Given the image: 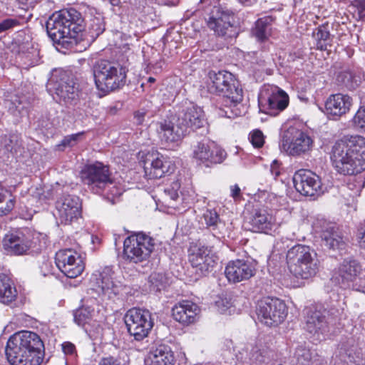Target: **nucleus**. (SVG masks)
Returning <instances> with one entry per match:
<instances>
[{"instance_id":"9d476101","label":"nucleus","mask_w":365,"mask_h":365,"mask_svg":"<svg viewBox=\"0 0 365 365\" xmlns=\"http://www.w3.org/2000/svg\"><path fill=\"white\" fill-rule=\"evenodd\" d=\"M124 321L128 332L138 341L147 338L154 325L151 313L148 309L136 307L126 312Z\"/></svg>"},{"instance_id":"a878e982","label":"nucleus","mask_w":365,"mask_h":365,"mask_svg":"<svg viewBox=\"0 0 365 365\" xmlns=\"http://www.w3.org/2000/svg\"><path fill=\"white\" fill-rule=\"evenodd\" d=\"M154 125L160 139L166 145L178 143L187 135L184 127L178 121L177 117L173 118L172 120L157 122Z\"/></svg>"},{"instance_id":"393cba45","label":"nucleus","mask_w":365,"mask_h":365,"mask_svg":"<svg viewBox=\"0 0 365 365\" xmlns=\"http://www.w3.org/2000/svg\"><path fill=\"white\" fill-rule=\"evenodd\" d=\"M56 207L61 223H71L81 214V203L79 197L76 195L62 196L57 200Z\"/></svg>"},{"instance_id":"37998d69","label":"nucleus","mask_w":365,"mask_h":365,"mask_svg":"<svg viewBox=\"0 0 365 365\" xmlns=\"http://www.w3.org/2000/svg\"><path fill=\"white\" fill-rule=\"evenodd\" d=\"M349 8L356 19L365 20V0H353Z\"/></svg>"},{"instance_id":"6e6d98bb","label":"nucleus","mask_w":365,"mask_h":365,"mask_svg":"<svg viewBox=\"0 0 365 365\" xmlns=\"http://www.w3.org/2000/svg\"><path fill=\"white\" fill-rule=\"evenodd\" d=\"M62 350L66 355L73 356L76 354V346L73 344L69 341L64 342L62 344Z\"/></svg>"},{"instance_id":"79ce46f5","label":"nucleus","mask_w":365,"mask_h":365,"mask_svg":"<svg viewBox=\"0 0 365 365\" xmlns=\"http://www.w3.org/2000/svg\"><path fill=\"white\" fill-rule=\"evenodd\" d=\"M215 306L219 312L221 314H230L233 307L232 299L227 294H222L219 296L215 302Z\"/></svg>"},{"instance_id":"dca6fc26","label":"nucleus","mask_w":365,"mask_h":365,"mask_svg":"<svg viewBox=\"0 0 365 365\" xmlns=\"http://www.w3.org/2000/svg\"><path fill=\"white\" fill-rule=\"evenodd\" d=\"M32 233L28 228L11 230L2 240L4 249L9 254L22 255L31 247Z\"/></svg>"},{"instance_id":"5701e85b","label":"nucleus","mask_w":365,"mask_h":365,"mask_svg":"<svg viewBox=\"0 0 365 365\" xmlns=\"http://www.w3.org/2000/svg\"><path fill=\"white\" fill-rule=\"evenodd\" d=\"M113 272L110 267H105L102 272H96L90 278L91 289L99 294L107 295L108 298L116 296L120 287L113 279Z\"/></svg>"},{"instance_id":"c9c22d12","label":"nucleus","mask_w":365,"mask_h":365,"mask_svg":"<svg viewBox=\"0 0 365 365\" xmlns=\"http://www.w3.org/2000/svg\"><path fill=\"white\" fill-rule=\"evenodd\" d=\"M337 81L349 90L355 89L361 83V76L349 70L343 71L337 76Z\"/></svg>"},{"instance_id":"338daca9","label":"nucleus","mask_w":365,"mask_h":365,"mask_svg":"<svg viewBox=\"0 0 365 365\" xmlns=\"http://www.w3.org/2000/svg\"><path fill=\"white\" fill-rule=\"evenodd\" d=\"M110 4L113 6H119L120 4V0H109Z\"/></svg>"},{"instance_id":"b1692460","label":"nucleus","mask_w":365,"mask_h":365,"mask_svg":"<svg viewBox=\"0 0 365 365\" xmlns=\"http://www.w3.org/2000/svg\"><path fill=\"white\" fill-rule=\"evenodd\" d=\"M256 272V262L252 259H237L226 266L225 274L228 281L236 283L247 280Z\"/></svg>"},{"instance_id":"603ef678","label":"nucleus","mask_w":365,"mask_h":365,"mask_svg":"<svg viewBox=\"0 0 365 365\" xmlns=\"http://www.w3.org/2000/svg\"><path fill=\"white\" fill-rule=\"evenodd\" d=\"M250 141L255 148L262 147L264 143L263 133L259 130H254Z\"/></svg>"},{"instance_id":"7c9ffc66","label":"nucleus","mask_w":365,"mask_h":365,"mask_svg":"<svg viewBox=\"0 0 365 365\" xmlns=\"http://www.w3.org/2000/svg\"><path fill=\"white\" fill-rule=\"evenodd\" d=\"M150 365H174L175 357L171 348L162 343H154L148 352Z\"/></svg>"},{"instance_id":"a19ab883","label":"nucleus","mask_w":365,"mask_h":365,"mask_svg":"<svg viewBox=\"0 0 365 365\" xmlns=\"http://www.w3.org/2000/svg\"><path fill=\"white\" fill-rule=\"evenodd\" d=\"M294 358L298 365H310L312 363V356L310 350L302 346L296 349Z\"/></svg>"},{"instance_id":"0e129e2a","label":"nucleus","mask_w":365,"mask_h":365,"mask_svg":"<svg viewBox=\"0 0 365 365\" xmlns=\"http://www.w3.org/2000/svg\"><path fill=\"white\" fill-rule=\"evenodd\" d=\"M8 198H11L6 192H0V203L4 202Z\"/></svg>"},{"instance_id":"4468645a","label":"nucleus","mask_w":365,"mask_h":365,"mask_svg":"<svg viewBox=\"0 0 365 365\" xmlns=\"http://www.w3.org/2000/svg\"><path fill=\"white\" fill-rule=\"evenodd\" d=\"M217 260L218 257L212 247L196 244L189 249V261L200 276H206L212 272Z\"/></svg>"},{"instance_id":"3c124183","label":"nucleus","mask_w":365,"mask_h":365,"mask_svg":"<svg viewBox=\"0 0 365 365\" xmlns=\"http://www.w3.org/2000/svg\"><path fill=\"white\" fill-rule=\"evenodd\" d=\"M15 200L14 198H8L0 203V216H4L10 213L14 209Z\"/></svg>"},{"instance_id":"c85d7f7f","label":"nucleus","mask_w":365,"mask_h":365,"mask_svg":"<svg viewBox=\"0 0 365 365\" xmlns=\"http://www.w3.org/2000/svg\"><path fill=\"white\" fill-rule=\"evenodd\" d=\"M199 312V307L192 302L187 300L179 302L172 309L173 319L184 325L195 322Z\"/></svg>"},{"instance_id":"20e7f679","label":"nucleus","mask_w":365,"mask_h":365,"mask_svg":"<svg viewBox=\"0 0 365 365\" xmlns=\"http://www.w3.org/2000/svg\"><path fill=\"white\" fill-rule=\"evenodd\" d=\"M207 89L210 93L222 98V105L227 108L220 109L218 115L228 118L240 115L236 107L242 102L243 91L235 76L226 71L209 73Z\"/></svg>"},{"instance_id":"f03ea898","label":"nucleus","mask_w":365,"mask_h":365,"mask_svg":"<svg viewBox=\"0 0 365 365\" xmlns=\"http://www.w3.org/2000/svg\"><path fill=\"white\" fill-rule=\"evenodd\" d=\"M44 344L35 332L21 331L11 335L5 347L11 365H40L44 356Z\"/></svg>"},{"instance_id":"052dcab7","label":"nucleus","mask_w":365,"mask_h":365,"mask_svg":"<svg viewBox=\"0 0 365 365\" xmlns=\"http://www.w3.org/2000/svg\"><path fill=\"white\" fill-rule=\"evenodd\" d=\"M230 190H231V196L234 199L236 200V199H238L240 197L241 190H240V187L237 185H235L233 186H231Z\"/></svg>"},{"instance_id":"c756f323","label":"nucleus","mask_w":365,"mask_h":365,"mask_svg":"<svg viewBox=\"0 0 365 365\" xmlns=\"http://www.w3.org/2000/svg\"><path fill=\"white\" fill-rule=\"evenodd\" d=\"M352 105V98L342 93L331 95L325 103V109L328 115L336 117L346 114Z\"/></svg>"},{"instance_id":"412c9836","label":"nucleus","mask_w":365,"mask_h":365,"mask_svg":"<svg viewBox=\"0 0 365 365\" xmlns=\"http://www.w3.org/2000/svg\"><path fill=\"white\" fill-rule=\"evenodd\" d=\"M361 272V267L356 259H344L339 267L335 269L331 280L342 289L351 288Z\"/></svg>"},{"instance_id":"774afa93","label":"nucleus","mask_w":365,"mask_h":365,"mask_svg":"<svg viewBox=\"0 0 365 365\" xmlns=\"http://www.w3.org/2000/svg\"><path fill=\"white\" fill-rule=\"evenodd\" d=\"M148 82H150V83H153V82H155V79L154 78H153V77H149V78H148Z\"/></svg>"},{"instance_id":"864d4df0","label":"nucleus","mask_w":365,"mask_h":365,"mask_svg":"<svg viewBox=\"0 0 365 365\" xmlns=\"http://www.w3.org/2000/svg\"><path fill=\"white\" fill-rule=\"evenodd\" d=\"M180 187L178 182H174L171 187L165 189V193L168 195L170 200L175 201L179 197L178 190Z\"/></svg>"},{"instance_id":"8fccbe9b","label":"nucleus","mask_w":365,"mask_h":365,"mask_svg":"<svg viewBox=\"0 0 365 365\" xmlns=\"http://www.w3.org/2000/svg\"><path fill=\"white\" fill-rule=\"evenodd\" d=\"M150 282L158 291H160L161 289L165 288L167 285V281L164 276L161 274H154L151 275Z\"/></svg>"},{"instance_id":"f3484780","label":"nucleus","mask_w":365,"mask_h":365,"mask_svg":"<svg viewBox=\"0 0 365 365\" xmlns=\"http://www.w3.org/2000/svg\"><path fill=\"white\" fill-rule=\"evenodd\" d=\"M313 140L306 133L295 128L287 129L282 137V146L292 155H299L311 150Z\"/></svg>"},{"instance_id":"5fc2aeb1","label":"nucleus","mask_w":365,"mask_h":365,"mask_svg":"<svg viewBox=\"0 0 365 365\" xmlns=\"http://www.w3.org/2000/svg\"><path fill=\"white\" fill-rule=\"evenodd\" d=\"M351 288L356 291L365 293V278H361L360 275L358 276L357 280L353 283Z\"/></svg>"},{"instance_id":"4d7b16f0","label":"nucleus","mask_w":365,"mask_h":365,"mask_svg":"<svg viewBox=\"0 0 365 365\" xmlns=\"http://www.w3.org/2000/svg\"><path fill=\"white\" fill-rule=\"evenodd\" d=\"M13 138L12 135H5L3 138V143L5 149L8 151H11L13 148Z\"/></svg>"},{"instance_id":"6ab92c4d","label":"nucleus","mask_w":365,"mask_h":365,"mask_svg":"<svg viewBox=\"0 0 365 365\" xmlns=\"http://www.w3.org/2000/svg\"><path fill=\"white\" fill-rule=\"evenodd\" d=\"M55 262L59 270L69 278L78 277L84 269L80 255L73 249L60 250L56 254Z\"/></svg>"},{"instance_id":"f704fd0d","label":"nucleus","mask_w":365,"mask_h":365,"mask_svg":"<svg viewBox=\"0 0 365 365\" xmlns=\"http://www.w3.org/2000/svg\"><path fill=\"white\" fill-rule=\"evenodd\" d=\"M30 106L29 98L24 95H14L9 101V110L15 116H24L27 114Z\"/></svg>"},{"instance_id":"7ed1b4c3","label":"nucleus","mask_w":365,"mask_h":365,"mask_svg":"<svg viewBox=\"0 0 365 365\" xmlns=\"http://www.w3.org/2000/svg\"><path fill=\"white\" fill-rule=\"evenodd\" d=\"M331 159L338 173L356 175L365 170V138H344L332 147Z\"/></svg>"},{"instance_id":"4c0bfd02","label":"nucleus","mask_w":365,"mask_h":365,"mask_svg":"<svg viewBox=\"0 0 365 365\" xmlns=\"http://www.w3.org/2000/svg\"><path fill=\"white\" fill-rule=\"evenodd\" d=\"M314 36L317 41V49L326 51L329 46H331L332 38L325 26L319 27L317 31L314 33Z\"/></svg>"},{"instance_id":"cd10ccee","label":"nucleus","mask_w":365,"mask_h":365,"mask_svg":"<svg viewBox=\"0 0 365 365\" xmlns=\"http://www.w3.org/2000/svg\"><path fill=\"white\" fill-rule=\"evenodd\" d=\"M176 117L180 125L184 127L186 134L188 133L189 129H198L202 127L205 123L202 110L192 104L179 112Z\"/></svg>"},{"instance_id":"c03bdc74","label":"nucleus","mask_w":365,"mask_h":365,"mask_svg":"<svg viewBox=\"0 0 365 365\" xmlns=\"http://www.w3.org/2000/svg\"><path fill=\"white\" fill-rule=\"evenodd\" d=\"M267 352L264 349H261L257 345L252 347L250 351V360L256 365L265 361L267 359Z\"/></svg>"},{"instance_id":"aec40b11","label":"nucleus","mask_w":365,"mask_h":365,"mask_svg":"<svg viewBox=\"0 0 365 365\" xmlns=\"http://www.w3.org/2000/svg\"><path fill=\"white\" fill-rule=\"evenodd\" d=\"M293 183L297 191L304 196L317 197L323 192L319 176L309 170L297 171L293 176Z\"/></svg>"},{"instance_id":"2f4dec72","label":"nucleus","mask_w":365,"mask_h":365,"mask_svg":"<svg viewBox=\"0 0 365 365\" xmlns=\"http://www.w3.org/2000/svg\"><path fill=\"white\" fill-rule=\"evenodd\" d=\"M339 356L340 359L347 365H359L363 359L361 349L352 339H348L341 344Z\"/></svg>"},{"instance_id":"9b49d317","label":"nucleus","mask_w":365,"mask_h":365,"mask_svg":"<svg viewBox=\"0 0 365 365\" xmlns=\"http://www.w3.org/2000/svg\"><path fill=\"white\" fill-rule=\"evenodd\" d=\"M48 89L54 92L58 101H63L66 103L75 104L79 97L76 83L66 71H56L48 80Z\"/></svg>"},{"instance_id":"09e8293b","label":"nucleus","mask_w":365,"mask_h":365,"mask_svg":"<svg viewBox=\"0 0 365 365\" xmlns=\"http://www.w3.org/2000/svg\"><path fill=\"white\" fill-rule=\"evenodd\" d=\"M355 127L365 130V107H361L353 119Z\"/></svg>"},{"instance_id":"a18cd8bd","label":"nucleus","mask_w":365,"mask_h":365,"mask_svg":"<svg viewBox=\"0 0 365 365\" xmlns=\"http://www.w3.org/2000/svg\"><path fill=\"white\" fill-rule=\"evenodd\" d=\"M21 25V19L17 17L6 18L0 21V34Z\"/></svg>"},{"instance_id":"680f3d73","label":"nucleus","mask_w":365,"mask_h":365,"mask_svg":"<svg viewBox=\"0 0 365 365\" xmlns=\"http://www.w3.org/2000/svg\"><path fill=\"white\" fill-rule=\"evenodd\" d=\"M277 165L278 162L277 160L273 161V163L271 165V172L273 175H275V177L278 176L279 175V170L277 169Z\"/></svg>"},{"instance_id":"69168bd1","label":"nucleus","mask_w":365,"mask_h":365,"mask_svg":"<svg viewBox=\"0 0 365 365\" xmlns=\"http://www.w3.org/2000/svg\"><path fill=\"white\" fill-rule=\"evenodd\" d=\"M238 1L245 6H251L256 0H238Z\"/></svg>"},{"instance_id":"58836bf2","label":"nucleus","mask_w":365,"mask_h":365,"mask_svg":"<svg viewBox=\"0 0 365 365\" xmlns=\"http://www.w3.org/2000/svg\"><path fill=\"white\" fill-rule=\"evenodd\" d=\"M94 309L88 306H82L73 313L74 322L79 326H84L91 319Z\"/></svg>"},{"instance_id":"4be33fe9","label":"nucleus","mask_w":365,"mask_h":365,"mask_svg":"<svg viewBox=\"0 0 365 365\" xmlns=\"http://www.w3.org/2000/svg\"><path fill=\"white\" fill-rule=\"evenodd\" d=\"M144 169L149 178H160L166 174L173 173L175 165L168 157L158 152L148 153L144 161Z\"/></svg>"},{"instance_id":"72a5a7b5","label":"nucleus","mask_w":365,"mask_h":365,"mask_svg":"<svg viewBox=\"0 0 365 365\" xmlns=\"http://www.w3.org/2000/svg\"><path fill=\"white\" fill-rule=\"evenodd\" d=\"M17 292L11 280L4 274H0V301L4 304H9L14 301Z\"/></svg>"},{"instance_id":"e433bc0d","label":"nucleus","mask_w":365,"mask_h":365,"mask_svg":"<svg viewBox=\"0 0 365 365\" xmlns=\"http://www.w3.org/2000/svg\"><path fill=\"white\" fill-rule=\"evenodd\" d=\"M272 19L270 16L259 19L255 24L253 34L259 41L265 40L269 35L270 24Z\"/></svg>"},{"instance_id":"2eb2a0df","label":"nucleus","mask_w":365,"mask_h":365,"mask_svg":"<svg viewBox=\"0 0 365 365\" xmlns=\"http://www.w3.org/2000/svg\"><path fill=\"white\" fill-rule=\"evenodd\" d=\"M339 311L336 309H310L307 312L306 329L310 334L317 336L318 339L320 336L329 332V324L335 322L337 318Z\"/></svg>"},{"instance_id":"bf43d9fd","label":"nucleus","mask_w":365,"mask_h":365,"mask_svg":"<svg viewBox=\"0 0 365 365\" xmlns=\"http://www.w3.org/2000/svg\"><path fill=\"white\" fill-rule=\"evenodd\" d=\"M146 115V112L143 110H138L134 114V118L138 124L140 125L144 121L145 115Z\"/></svg>"},{"instance_id":"49530a36","label":"nucleus","mask_w":365,"mask_h":365,"mask_svg":"<svg viewBox=\"0 0 365 365\" xmlns=\"http://www.w3.org/2000/svg\"><path fill=\"white\" fill-rule=\"evenodd\" d=\"M204 219L208 227L215 230L220 222V217L217 212L214 210H208L204 214Z\"/></svg>"},{"instance_id":"423d86ee","label":"nucleus","mask_w":365,"mask_h":365,"mask_svg":"<svg viewBox=\"0 0 365 365\" xmlns=\"http://www.w3.org/2000/svg\"><path fill=\"white\" fill-rule=\"evenodd\" d=\"M289 272L297 278L308 279L319 271V262L315 251L309 246L297 245L287 253Z\"/></svg>"},{"instance_id":"a211bd4d","label":"nucleus","mask_w":365,"mask_h":365,"mask_svg":"<svg viewBox=\"0 0 365 365\" xmlns=\"http://www.w3.org/2000/svg\"><path fill=\"white\" fill-rule=\"evenodd\" d=\"M193 158L206 167L221 163L227 156L226 152L214 142L202 140L193 147Z\"/></svg>"},{"instance_id":"de8ad7c7","label":"nucleus","mask_w":365,"mask_h":365,"mask_svg":"<svg viewBox=\"0 0 365 365\" xmlns=\"http://www.w3.org/2000/svg\"><path fill=\"white\" fill-rule=\"evenodd\" d=\"M83 132L72 134L70 135H67L64 137V138L62 140L61 144L58 145V146L60 147H73L77 144V143L79 141L80 138L83 135Z\"/></svg>"},{"instance_id":"1a4fd4ad","label":"nucleus","mask_w":365,"mask_h":365,"mask_svg":"<svg viewBox=\"0 0 365 365\" xmlns=\"http://www.w3.org/2000/svg\"><path fill=\"white\" fill-rule=\"evenodd\" d=\"M155 240L150 236L138 232L128 237L123 242V258L130 262L146 260L154 250Z\"/></svg>"},{"instance_id":"0eeeda50","label":"nucleus","mask_w":365,"mask_h":365,"mask_svg":"<svg viewBox=\"0 0 365 365\" xmlns=\"http://www.w3.org/2000/svg\"><path fill=\"white\" fill-rule=\"evenodd\" d=\"M97 88L105 93L121 88L126 82V70L118 63L99 60L93 66Z\"/></svg>"},{"instance_id":"e2e57ef3","label":"nucleus","mask_w":365,"mask_h":365,"mask_svg":"<svg viewBox=\"0 0 365 365\" xmlns=\"http://www.w3.org/2000/svg\"><path fill=\"white\" fill-rule=\"evenodd\" d=\"M178 2L179 0H162V4L168 6H175Z\"/></svg>"},{"instance_id":"f8f14e48","label":"nucleus","mask_w":365,"mask_h":365,"mask_svg":"<svg viewBox=\"0 0 365 365\" xmlns=\"http://www.w3.org/2000/svg\"><path fill=\"white\" fill-rule=\"evenodd\" d=\"M257 314L259 320L267 327H277L285 319L287 308L278 298L267 297L258 302Z\"/></svg>"},{"instance_id":"ddd939ff","label":"nucleus","mask_w":365,"mask_h":365,"mask_svg":"<svg viewBox=\"0 0 365 365\" xmlns=\"http://www.w3.org/2000/svg\"><path fill=\"white\" fill-rule=\"evenodd\" d=\"M259 110L272 116L277 115L289 105V96L274 86H265L258 97Z\"/></svg>"},{"instance_id":"f257e3e1","label":"nucleus","mask_w":365,"mask_h":365,"mask_svg":"<svg viewBox=\"0 0 365 365\" xmlns=\"http://www.w3.org/2000/svg\"><path fill=\"white\" fill-rule=\"evenodd\" d=\"M49 38L54 43L66 48H71L78 42L87 39L94 41L105 31L103 19L93 17L86 29L82 14L73 8L54 12L46 23Z\"/></svg>"},{"instance_id":"bb28decb","label":"nucleus","mask_w":365,"mask_h":365,"mask_svg":"<svg viewBox=\"0 0 365 365\" xmlns=\"http://www.w3.org/2000/svg\"><path fill=\"white\" fill-rule=\"evenodd\" d=\"M249 230L255 232L268 233L275 225V219L264 207L255 208L247 217Z\"/></svg>"},{"instance_id":"13d9d810","label":"nucleus","mask_w":365,"mask_h":365,"mask_svg":"<svg viewBox=\"0 0 365 365\" xmlns=\"http://www.w3.org/2000/svg\"><path fill=\"white\" fill-rule=\"evenodd\" d=\"M358 237L360 247L365 248V222L363 227L359 230Z\"/></svg>"},{"instance_id":"473e14b6","label":"nucleus","mask_w":365,"mask_h":365,"mask_svg":"<svg viewBox=\"0 0 365 365\" xmlns=\"http://www.w3.org/2000/svg\"><path fill=\"white\" fill-rule=\"evenodd\" d=\"M322 240L325 247L330 250H338L339 254L346 248V242L334 226H329L322 232Z\"/></svg>"},{"instance_id":"ea45409f","label":"nucleus","mask_w":365,"mask_h":365,"mask_svg":"<svg viewBox=\"0 0 365 365\" xmlns=\"http://www.w3.org/2000/svg\"><path fill=\"white\" fill-rule=\"evenodd\" d=\"M98 365H129V359L124 353H120L117 356H107L102 357Z\"/></svg>"},{"instance_id":"39448f33","label":"nucleus","mask_w":365,"mask_h":365,"mask_svg":"<svg viewBox=\"0 0 365 365\" xmlns=\"http://www.w3.org/2000/svg\"><path fill=\"white\" fill-rule=\"evenodd\" d=\"M204 10L207 25L215 34L225 39L236 37L237 28L235 26V14L232 11L220 6H213L210 0H200L198 10Z\"/></svg>"},{"instance_id":"6e6552de","label":"nucleus","mask_w":365,"mask_h":365,"mask_svg":"<svg viewBox=\"0 0 365 365\" xmlns=\"http://www.w3.org/2000/svg\"><path fill=\"white\" fill-rule=\"evenodd\" d=\"M81 178L84 185L94 193L101 194L108 190L112 195L117 194L108 168L100 162L86 165L81 171Z\"/></svg>"}]
</instances>
